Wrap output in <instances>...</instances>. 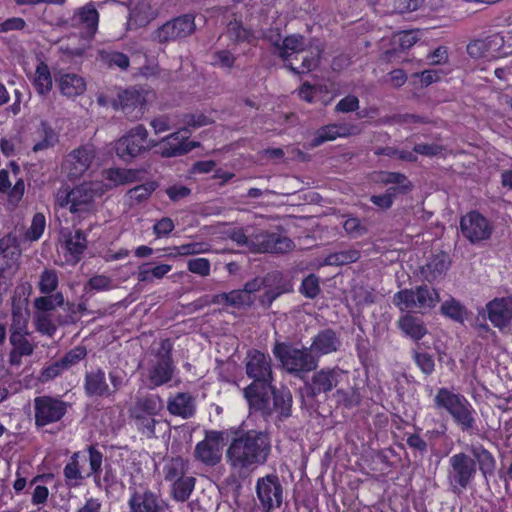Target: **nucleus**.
I'll return each mask as SVG.
<instances>
[{
  "mask_svg": "<svg viewBox=\"0 0 512 512\" xmlns=\"http://www.w3.org/2000/svg\"><path fill=\"white\" fill-rule=\"evenodd\" d=\"M321 49L319 46H308L300 35L287 36L279 47L280 57L288 62V67L295 73H308L317 65Z\"/></svg>",
  "mask_w": 512,
  "mask_h": 512,
  "instance_id": "obj_5",
  "label": "nucleus"
},
{
  "mask_svg": "<svg viewBox=\"0 0 512 512\" xmlns=\"http://www.w3.org/2000/svg\"><path fill=\"white\" fill-rule=\"evenodd\" d=\"M20 251L10 238L0 240V279L5 274H14L18 269Z\"/></svg>",
  "mask_w": 512,
  "mask_h": 512,
  "instance_id": "obj_27",
  "label": "nucleus"
},
{
  "mask_svg": "<svg viewBox=\"0 0 512 512\" xmlns=\"http://www.w3.org/2000/svg\"><path fill=\"white\" fill-rule=\"evenodd\" d=\"M87 462V456L76 452L64 467V476L66 483L71 487L79 486L82 480L87 477L84 464Z\"/></svg>",
  "mask_w": 512,
  "mask_h": 512,
  "instance_id": "obj_32",
  "label": "nucleus"
},
{
  "mask_svg": "<svg viewBox=\"0 0 512 512\" xmlns=\"http://www.w3.org/2000/svg\"><path fill=\"white\" fill-rule=\"evenodd\" d=\"M460 228L464 237L473 244L489 239L493 231L492 223L477 211L464 215Z\"/></svg>",
  "mask_w": 512,
  "mask_h": 512,
  "instance_id": "obj_15",
  "label": "nucleus"
},
{
  "mask_svg": "<svg viewBox=\"0 0 512 512\" xmlns=\"http://www.w3.org/2000/svg\"><path fill=\"white\" fill-rule=\"evenodd\" d=\"M406 177L400 173L386 172L379 175L378 181L385 184H399L397 187H390L383 195H373L370 200L376 206L382 209H388L393 204V199L398 193H404L410 189V186L404 185Z\"/></svg>",
  "mask_w": 512,
  "mask_h": 512,
  "instance_id": "obj_23",
  "label": "nucleus"
},
{
  "mask_svg": "<svg viewBox=\"0 0 512 512\" xmlns=\"http://www.w3.org/2000/svg\"><path fill=\"white\" fill-rule=\"evenodd\" d=\"M146 102V98L140 91L132 88L127 89L118 94L117 101L113 102L115 108H120L126 114H130L134 110H137L135 117L143 114V106Z\"/></svg>",
  "mask_w": 512,
  "mask_h": 512,
  "instance_id": "obj_28",
  "label": "nucleus"
},
{
  "mask_svg": "<svg viewBox=\"0 0 512 512\" xmlns=\"http://www.w3.org/2000/svg\"><path fill=\"white\" fill-rule=\"evenodd\" d=\"M227 35L232 41L237 43L245 41L250 42L253 37L252 33L245 29L241 22L236 19L229 22L227 26Z\"/></svg>",
  "mask_w": 512,
  "mask_h": 512,
  "instance_id": "obj_53",
  "label": "nucleus"
},
{
  "mask_svg": "<svg viewBox=\"0 0 512 512\" xmlns=\"http://www.w3.org/2000/svg\"><path fill=\"white\" fill-rule=\"evenodd\" d=\"M273 353L282 366L290 373L309 372L318 365L317 358L309 348H296L288 344L277 343Z\"/></svg>",
  "mask_w": 512,
  "mask_h": 512,
  "instance_id": "obj_8",
  "label": "nucleus"
},
{
  "mask_svg": "<svg viewBox=\"0 0 512 512\" xmlns=\"http://www.w3.org/2000/svg\"><path fill=\"white\" fill-rule=\"evenodd\" d=\"M167 410L174 416L183 419L192 417L196 411L195 398L189 393H177L167 401Z\"/></svg>",
  "mask_w": 512,
  "mask_h": 512,
  "instance_id": "obj_29",
  "label": "nucleus"
},
{
  "mask_svg": "<svg viewBox=\"0 0 512 512\" xmlns=\"http://www.w3.org/2000/svg\"><path fill=\"white\" fill-rule=\"evenodd\" d=\"M440 302L437 289L427 284L404 288L393 296V304L402 312L425 314Z\"/></svg>",
  "mask_w": 512,
  "mask_h": 512,
  "instance_id": "obj_7",
  "label": "nucleus"
},
{
  "mask_svg": "<svg viewBox=\"0 0 512 512\" xmlns=\"http://www.w3.org/2000/svg\"><path fill=\"white\" fill-rule=\"evenodd\" d=\"M246 374L254 381L243 390L250 409L259 411L265 417L275 415L282 419L290 416L292 395L288 389L275 390L272 387L270 358L261 351L247 354Z\"/></svg>",
  "mask_w": 512,
  "mask_h": 512,
  "instance_id": "obj_1",
  "label": "nucleus"
},
{
  "mask_svg": "<svg viewBox=\"0 0 512 512\" xmlns=\"http://www.w3.org/2000/svg\"><path fill=\"white\" fill-rule=\"evenodd\" d=\"M472 454L478 462L479 469L485 477L494 472L496 461L488 450L483 447H474L472 449Z\"/></svg>",
  "mask_w": 512,
  "mask_h": 512,
  "instance_id": "obj_44",
  "label": "nucleus"
},
{
  "mask_svg": "<svg viewBox=\"0 0 512 512\" xmlns=\"http://www.w3.org/2000/svg\"><path fill=\"white\" fill-rule=\"evenodd\" d=\"M100 57L103 62H105L108 66L113 67L116 66L120 69H126L129 66V59L128 57L121 53L116 51L111 52H105L102 51L100 53Z\"/></svg>",
  "mask_w": 512,
  "mask_h": 512,
  "instance_id": "obj_56",
  "label": "nucleus"
},
{
  "mask_svg": "<svg viewBox=\"0 0 512 512\" xmlns=\"http://www.w3.org/2000/svg\"><path fill=\"white\" fill-rule=\"evenodd\" d=\"M87 461H89V470H86V476L89 477L93 475L98 477L102 467V453L93 447H89Z\"/></svg>",
  "mask_w": 512,
  "mask_h": 512,
  "instance_id": "obj_60",
  "label": "nucleus"
},
{
  "mask_svg": "<svg viewBox=\"0 0 512 512\" xmlns=\"http://www.w3.org/2000/svg\"><path fill=\"white\" fill-rule=\"evenodd\" d=\"M218 303H228L232 306L249 305L253 302L252 296H249L244 290H234L229 293H223L217 296Z\"/></svg>",
  "mask_w": 512,
  "mask_h": 512,
  "instance_id": "obj_50",
  "label": "nucleus"
},
{
  "mask_svg": "<svg viewBox=\"0 0 512 512\" xmlns=\"http://www.w3.org/2000/svg\"><path fill=\"white\" fill-rule=\"evenodd\" d=\"M187 463L181 457H172L164 460L162 474L166 481L172 483L185 476Z\"/></svg>",
  "mask_w": 512,
  "mask_h": 512,
  "instance_id": "obj_38",
  "label": "nucleus"
},
{
  "mask_svg": "<svg viewBox=\"0 0 512 512\" xmlns=\"http://www.w3.org/2000/svg\"><path fill=\"white\" fill-rule=\"evenodd\" d=\"M232 434L225 457L233 472L239 475L252 473L267 462L272 450L268 433L236 429Z\"/></svg>",
  "mask_w": 512,
  "mask_h": 512,
  "instance_id": "obj_2",
  "label": "nucleus"
},
{
  "mask_svg": "<svg viewBox=\"0 0 512 512\" xmlns=\"http://www.w3.org/2000/svg\"><path fill=\"white\" fill-rule=\"evenodd\" d=\"M85 390L89 396L108 397L112 395V392L106 382L105 372L101 369H97L86 374Z\"/></svg>",
  "mask_w": 512,
  "mask_h": 512,
  "instance_id": "obj_35",
  "label": "nucleus"
},
{
  "mask_svg": "<svg viewBox=\"0 0 512 512\" xmlns=\"http://www.w3.org/2000/svg\"><path fill=\"white\" fill-rule=\"evenodd\" d=\"M195 29L194 16L186 14L163 24L155 31L154 38L160 43H166L188 37Z\"/></svg>",
  "mask_w": 512,
  "mask_h": 512,
  "instance_id": "obj_14",
  "label": "nucleus"
},
{
  "mask_svg": "<svg viewBox=\"0 0 512 512\" xmlns=\"http://www.w3.org/2000/svg\"><path fill=\"white\" fill-rule=\"evenodd\" d=\"M156 185L153 182L138 185L128 191V197L133 203H140L146 200L155 190Z\"/></svg>",
  "mask_w": 512,
  "mask_h": 512,
  "instance_id": "obj_57",
  "label": "nucleus"
},
{
  "mask_svg": "<svg viewBox=\"0 0 512 512\" xmlns=\"http://www.w3.org/2000/svg\"><path fill=\"white\" fill-rule=\"evenodd\" d=\"M449 267V262L445 254L435 256L423 268V275L427 281L432 282L442 276Z\"/></svg>",
  "mask_w": 512,
  "mask_h": 512,
  "instance_id": "obj_41",
  "label": "nucleus"
},
{
  "mask_svg": "<svg viewBox=\"0 0 512 512\" xmlns=\"http://www.w3.org/2000/svg\"><path fill=\"white\" fill-rule=\"evenodd\" d=\"M33 141L32 150L40 152L54 147L58 142V135L46 122H41L35 132Z\"/></svg>",
  "mask_w": 512,
  "mask_h": 512,
  "instance_id": "obj_36",
  "label": "nucleus"
},
{
  "mask_svg": "<svg viewBox=\"0 0 512 512\" xmlns=\"http://www.w3.org/2000/svg\"><path fill=\"white\" fill-rule=\"evenodd\" d=\"M172 270L169 264H159L150 267L149 264H142L137 273V279L140 282H152L154 279H162L167 273Z\"/></svg>",
  "mask_w": 512,
  "mask_h": 512,
  "instance_id": "obj_42",
  "label": "nucleus"
},
{
  "mask_svg": "<svg viewBox=\"0 0 512 512\" xmlns=\"http://www.w3.org/2000/svg\"><path fill=\"white\" fill-rule=\"evenodd\" d=\"M152 146L154 143L148 140L147 129L143 125H137L119 138L114 148L120 159L129 162Z\"/></svg>",
  "mask_w": 512,
  "mask_h": 512,
  "instance_id": "obj_10",
  "label": "nucleus"
},
{
  "mask_svg": "<svg viewBox=\"0 0 512 512\" xmlns=\"http://www.w3.org/2000/svg\"><path fill=\"white\" fill-rule=\"evenodd\" d=\"M164 353L157 354L149 363L146 378L150 388L162 386L172 380L175 366L170 356V343L168 340L161 342Z\"/></svg>",
  "mask_w": 512,
  "mask_h": 512,
  "instance_id": "obj_11",
  "label": "nucleus"
},
{
  "mask_svg": "<svg viewBox=\"0 0 512 512\" xmlns=\"http://www.w3.org/2000/svg\"><path fill=\"white\" fill-rule=\"evenodd\" d=\"M504 38L500 34H492L482 39L471 41L467 45V53L474 59L493 60L506 54L503 51Z\"/></svg>",
  "mask_w": 512,
  "mask_h": 512,
  "instance_id": "obj_18",
  "label": "nucleus"
},
{
  "mask_svg": "<svg viewBox=\"0 0 512 512\" xmlns=\"http://www.w3.org/2000/svg\"><path fill=\"white\" fill-rule=\"evenodd\" d=\"M225 433L222 431H209L205 438L198 442L194 449L195 458L207 466H215L222 459Z\"/></svg>",
  "mask_w": 512,
  "mask_h": 512,
  "instance_id": "obj_13",
  "label": "nucleus"
},
{
  "mask_svg": "<svg viewBox=\"0 0 512 512\" xmlns=\"http://www.w3.org/2000/svg\"><path fill=\"white\" fill-rule=\"evenodd\" d=\"M449 462L452 482L459 488L465 489L476 474L475 461L464 453H458L451 456Z\"/></svg>",
  "mask_w": 512,
  "mask_h": 512,
  "instance_id": "obj_21",
  "label": "nucleus"
},
{
  "mask_svg": "<svg viewBox=\"0 0 512 512\" xmlns=\"http://www.w3.org/2000/svg\"><path fill=\"white\" fill-rule=\"evenodd\" d=\"M397 324L405 336L415 341L422 339L427 334V328L423 321L410 313H405L399 317Z\"/></svg>",
  "mask_w": 512,
  "mask_h": 512,
  "instance_id": "obj_34",
  "label": "nucleus"
},
{
  "mask_svg": "<svg viewBox=\"0 0 512 512\" xmlns=\"http://www.w3.org/2000/svg\"><path fill=\"white\" fill-rule=\"evenodd\" d=\"M58 286V276L53 270H45L39 281V289L43 294H49L53 292Z\"/></svg>",
  "mask_w": 512,
  "mask_h": 512,
  "instance_id": "obj_61",
  "label": "nucleus"
},
{
  "mask_svg": "<svg viewBox=\"0 0 512 512\" xmlns=\"http://www.w3.org/2000/svg\"><path fill=\"white\" fill-rule=\"evenodd\" d=\"M95 149L92 145H84L70 152L63 163V171L69 179L83 176L95 159Z\"/></svg>",
  "mask_w": 512,
  "mask_h": 512,
  "instance_id": "obj_16",
  "label": "nucleus"
},
{
  "mask_svg": "<svg viewBox=\"0 0 512 512\" xmlns=\"http://www.w3.org/2000/svg\"><path fill=\"white\" fill-rule=\"evenodd\" d=\"M255 491L264 512H271L279 508L283 502V487L276 474L258 478Z\"/></svg>",
  "mask_w": 512,
  "mask_h": 512,
  "instance_id": "obj_12",
  "label": "nucleus"
},
{
  "mask_svg": "<svg viewBox=\"0 0 512 512\" xmlns=\"http://www.w3.org/2000/svg\"><path fill=\"white\" fill-rule=\"evenodd\" d=\"M14 185L10 174L6 170L0 171V192L7 193L8 200L11 204L17 205L22 199L25 191V184L23 179L18 177V168L13 172Z\"/></svg>",
  "mask_w": 512,
  "mask_h": 512,
  "instance_id": "obj_31",
  "label": "nucleus"
},
{
  "mask_svg": "<svg viewBox=\"0 0 512 512\" xmlns=\"http://www.w3.org/2000/svg\"><path fill=\"white\" fill-rule=\"evenodd\" d=\"M162 400L156 395H150L137 401L132 411L157 415L162 410Z\"/></svg>",
  "mask_w": 512,
  "mask_h": 512,
  "instance_id": "obj_48",
  "label": "nucleus"
},
{
  "mask_svg": "<svg viewBox=\"0 0 512 512\" xmlns=\"http://www.w3.org/2000/svg\"><path fill=\"white\" fill-rule=\"evenodd\" d=\"M56 81L62 95L69 98L79 96L86 90L85 79L76 73H62Z\"/></svg>",
  "mask_w": 512,
  "mask_h": 512,
  "instance_id": "obj_33",
  "label": "nucleus"
},
{
  "mask_svg": "<svg viewBox=\"0 0 512 512\" xmlns=\"http://www.w3.org/2000/svg\"><path fill=\"white\" fill-rule=\"evenodd\" d=\"M235 62L234 55L228 50H219L213 53L211 63L214 66L230 69Z\"/></svg>",
  "mask_w": 512,
  "mask_h": 512,
  "instance_id": "obj_64",
  "label": "nucleus"
},
{
  "mask_svg": "<svg viewBox=\"0 0 512 512\" xmlns=\"http://www.w3.org/2000/svg\"><path fill=\"white\" fill-rule=\"evenodd\" d=\"M360 129L352 124H331L324 126L316 132L312 140V146L316 147L327 141H333L337 138H344L350 135H356Z\"/></svg>",
  "mask_w": 512,
  "mask_h": 512,
  "instance_id": "obj_25",
  "label": "nucleus"
},
{
  "mask_svg": "<svg viewBox=\"0 0 512 512\" xmlns=\"http://www.w3.org/2000/svg\"><path fill=\"white\" fill-rule=\"evenodd\" d=\"M35 421L38 426H45L59 421L66 413V404L49 396L37 397L34 400Z\"/></svg>",
  "mask_w": 512,
  "mask_h": 512,
  "instance_id": "obj_20",
  "label": "nucleus"
},
{
  "mask_svg": "<svg viewBox=\"0 0 512 512\" xmlns=\"http://www.w3.org/2000/svg\"><path fill=\"white\" fill-rule=\"evenodd\" d=\"M26 336L27 334L10 335V343L12 345V349L17 351L19 354L30 356L34 351V345Z\"/></svg>",
  "mask_w": 512,
  "mask_h": 512,
  "instance_id": "obj_58",
  "label": "nucleus"
},
{
  "mask_svg": "<svg viewBox=\"0 0 512 512\" xmlns=\"http://www.w3.org/2000/svg\"><path fill=\"white\" fill-rule=\"evenodd\" d=\"M433 402L435 409L447 413L462 431L475 430L476 410L463 394L441 387L437 389Z\"/></svg>",
  "mask_w": 512,
  "mask_h": 512,
  "instance_id": "obj_3",
  "label": "nucleus"
},
{
  "mask_svg": "<svg viewBox=\"0 0 512 512\" xmlns=\"http://www.w3.org/2000/svg\"><path fill=\"white\" fill-rule=\"evenodd\" d=\"M230 237L238 246L251 252L286 253L294 248V243L288 237L265 231L248 235L243 229H237Z\"/></svg>",
  "mask_w": 512,
  "mask_h": 512,
  "instance_id": "obj_6",
  "label": "nucleus"
},
{
  "mask_svg": "<svg viewBox=\"0 0 512 512\" xmlns=\"http://www.w3.org/2000/svg\"><path fill=\"white\" fill-rule=\"evenodd\" d=\"M360 253L356 250L341 251L329 255L326 258L328 265H345L355 262L359 259Z\"/></svg>",
  "mask_w": 512,
  "mask_h": 512,
  "instance_id": "obj_55",
  "label": "nucleus"
},
{
  "mask_svg": "<svg viewBox=\"0 0 512 512\" xmlns=\"http://www.w3.org/2000/svg\"><path fill=\"white\" fill-rule=\"evenodd\" d=\"M195 487V478L184 476L171 483V496L177 502H185L191 496Z\"/></svg>",
  "mask_w": 512,
  "mask_h": 512,
  "instance_id": "obj_39",
  "label": "nucleus"
},
{
  "mask_svg": "<svg viewBox=\"0 0 512 512\" xmlns=\"http://www.w3.org/2000/svg\"><path fill=\"white\" fill-rule=\"evenodd\" d=\"M441 312L457 322H463L466 316L465 308L453 298L446 300L441 305Z\"/></svg>",
  "mask_w": 512,
  "mask_h": 512,
  "instance_id": "obj_52",
  "label": "nucleus"
},
{
  "mask_svg": "<svg viewBox=\"0 0 512 512\" xmlns=\"http://www.w3.org/2000/svg\"><path fill=\"white\" fill-rule=\"evenodd\" d=\"M129 512H164L165 502L148 488H130Z\"/></svg>",
  "mask_w": 512,
  "mask_h": 512,
  "instance_id": "obj_17",
  "label": "nucleus"
},
{
  "mask_svg": "<svg viewBox=\"0 0 512 512\" xmlns=\"http://www.w3.org/2000/svg\"><path fill=\"white\" fill-rule=\"evenodd\" d=\"M155 17L149 1H139L130 11L129 22H134L136 26H144Z\"/></svg>",
  "mask_w": 512,
  "mask_h": 512,
  "instance_id": "obj_40",
  "label": "nucleus"
},
{
  "mask_svg": "<svg viewBox=\"0 0 512 512\" xmlns=\"http://www.w3.org/2000/svg\"><path fill=\"white\" fill-rule=\"evenodd\" d=\"M155 415L132 411V417L137 429L146 437L151 438L155 434Z\"/></svg>",
  "mask_w": 512,
  "mask_h": 512,
  "instance_id": "obj_45",
  "label": "nucleus"
},
{
  "mask_svg": "<svg viewBox=\"0 0 512 512\" xmlns=\"http://www.w3.org/2000/svg\"><path fill=\"white\" fill-rule=\"evenodd\" d=\"M135 176V172L132 170L126 169H109L105 171V178L109 181V183H102L104 185L105 191L116 185L125 184L133 180Z\"/></svg>",
  "mask_w": 512,
  "mask_h": 512,
  "instance_id": "obj_46",
  "label": "nucleus"
},
{
  "mask_svg": "<svg viewBox=\"0 0 512 512\" xmlns=\"http://www.w3.org/2000/svg\"><path fill=\"white\" fill-rule=\"evenodd\" d=\"M104 192L105 188L101 182H84L72 189H59L55 195V203L61 208H68L72 214L83 217L94 211L95 199Z\"/></svg>",
  "mask_w": 512,
  "mask_h": 512,
  "instance_id": "obj_4",
  "label": "nucleus"
},
{
  "mask_svg": "<svg viewBox=\"0 0 512 512\" xmlns=\"http://www.w3.org/2000/svg\"><path fill=\"white\" fill-rule=\"evenodd\" d=\"M31 81L39 95H47L51 91L53 80L50 69L45 62L40 61L37 64Z\"/></svg>",
  "mask_w": 512,
  "mask_h": 512,
  "instance_id": "obj_37",
  "label": "nucleus"
},
{
  "mask_svg": "<svg viewBox=\"0 0 512 512\" xmlns=\"http://www.w3.org/2000/svg\"><path fill=\"white\" fill-rule=\"evenodd\" d=\"M28 311L20 307L14 308L12 312V323L10 335L28 334Z\"/></svg>",
  "mask_w": 512,
  "mask_h": 512,
  "instance_id": "obj_47",
  "label": "nucleus"
},
{
  "mask_svg": "<svg viewBox=\"0 0 512 512\" xmlns=\"http://www.w3.org/2000/svg\"><path fill=\"white\" fill-rule=\"evenodd\" d=\"M348 372L339 368H324L312 377L311 389L314 394L327 393L343 382H348Z\"/></svg>",
  "mask_w": 512,
  "mask_h": 512,
  "instance_id": "obj_22",
  "label": "nucleus"
},
{
  "mask_svg": "<svg viewBox=\"0 0 512 512\" xmlns=\"http://www.w3.org/2000/svg\"><path fill=\"white\" fill-rule=\"evenodd\" d=\"M489 321L494 327L504 330L512 323V296L498 297L486 305Z\"/></svg>",
  "mask_w": 512,
  "mask_h": 512,
  "instance_id": "obj_24",
  "label": "nucleus"
},
{
  "mask_svg": "<svg viewBox=\"0 0 512 512\" xmlns=\"http://www.w3.org/2000/svg\"><path fill=\"white\" fill-rule=\"evenodd\" d=\"M64 304V297L61 293L55 295L42 296L34 300V307L36 311H45L51 313L56 307H60Z\"/></svg>",
  "mask_w": 512,
  "mask_h": 512,
  "instance_id": "obj_51",
  "label": "nucleus"
},
{
  "mask_svg": "<svg viewBox=\"0 0 512 512\" xmlns=\"http://www.w3.org/2000/svg\"><path fill=\"white\" fill-rule=\"evenodd\" d=\"M187 269L193 274L207 277L210 275L211 263L206 258H193L187 262Z\"/></svg>",
  "mask_w": 512,
  "mask_h": 512,
  "instance_id": "obj_62",
  "label": "nucleus"
},
{
  "mask_svg": "<svg viewBox=\"0 0 512 512\" xmlns=\"http://www.w3.org/2000/svg\"><path fill=\"white\" fill-rule=\"evenodd\" d=\"M198 145L196 142L187 140V136L180 132H175L164 138L160 143L161 155L164 157H174L190 152Z\"/></svg>",
  "mask_w": 512,
  "mask_h": 512,
  "instance_id": "obj_26",
  "label": "nucleus"
},
{
  "mask_svg": "<svg viewBox=\"0 0 512 512\" xmlns=\"http://www.w3.org/2000/svg\"><path fill=\"white\" fill-rule=\"evenodd\" d=\"M34 324L36 330L46 336L52 337L56 330L57 325L51 313L45 311H36L34 314Z\"/></svg>",
  "mask_w": 512,
  "mask_h": 512,
  "instance_id": "obj_43",
  "label": "nucleus"
},
{
  "mask_svg": "<svg viewBox=\"0 0 512 512\" xmlns=\"http://www.w3.org/2000/svg\"><path fill=\"white\" fill-rule=\"evenodd\" d=\"M87 248V239L83 232H74L63 229L60 232L59 253L64 257L66 263L76 264Z\"/></svg>",
  "mask_w": 512,
  "mask_h": 512,
  "instance_id": "obj_19",
  "label": "nucleus"
},
{
  "mask_svg": "<svg viewBox=\"0 0 512 512\" xmlns=\"http://www.w3.org/2000/svg\"><path fill=\"white\" fill-rule=\"evenodd\" d=\"M341 346V341L331 329L319 332L313 339L310 352L316 356L327 355L336 352Z\"/></svg>",
  "mask_w": 512,
  "mask_h": 512,
  "instance_id": "obj_30",
  "label": "nucleus"
},
{
  "mask_svg": "<svg viewBox=\"0 0 512 512\" xmlns=\"http://www.w3.org/2000/svg\"><path fill=\"white\" fill-rule=\"evenodd\" d=\"M422 31L408 30L402 31L393 36V44L399 45L403 50L411 48L420 39Z\"/></svg>",
  "mask_w": 512,
  "mask_h": 512,
  "instance_id": "obj_54",
  "label": "nucleus"
},
{
  "mask_svg": "<svg viewBox=\"0 0 512 512\" xmlns=\"http://www.w3.org/2000/svg\"><path fill=\"white\" fill-rule=\"evenodd\" d=\"M72 25L80 28L81 40L77 46H67L66 51L72 55H81L88 46L89 41L97 31L99 14L92 3H87L81 8H78L72 19Z\"/></svg>",
  "mask_w": 512,
  "mask_h": 512,
  "instance_id": "obj_9",
  "label": "nucleus"
},
{
  "mask_svg": "<svg viewBox=\"0 0 512 512\" xmlns=\"http://www.w3.org/2000/svg\"><path fill=\"white\" fill-rule=\"evenodd\" d=\"M22 147L19 133L5 135L0 139V150L6 157L17 155Z\"/></svg>",
  "mask_w": 512,
  "mask_h": 512,
  "instance_id": "obj_49",
  "label": "nucleus"
},
{
  "mask_svg": "<svg viewBox=\"0 0 512 512\" xmlns=\"http://www.w3.org/2000/svg\"><path fill=\"white\" fill-rule=\"evenodd\" d=\"M45 227H46L45 216L42 213H36L33 216L30 228L26 233L27 238L31 241L38 240L42 236V234L45 230Z\"/></svg>",
  "mask_w": 512,
  "mask_h": 512,
  "instance_id": "obj_59",
  "label": "nucleus"
},
{
  "mask_svg": "<svg viewBox=\"0 0 512 512\" xmlns=\"http://www.w3.org/2000/svg\"><path fill=\"white\" fill-rule=\"evenodd\" d=\"M86 354L87 351L85 347L77 346L70 350L62 359H60V362L62 363L65 370H67L83 360Z\"/></svg>",
  "mask_w": 512,
  "mask_h": 512,
  "instance_id": "obj_63",
  "label": "nucleus"
}]
</instances>
